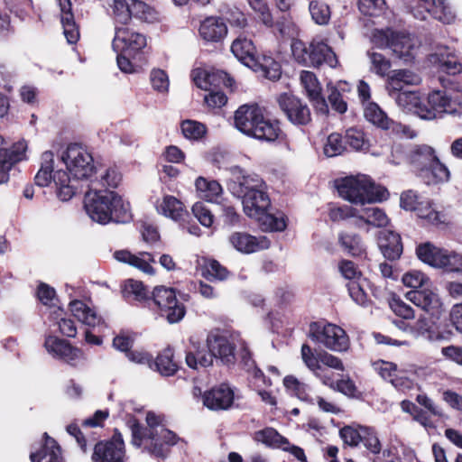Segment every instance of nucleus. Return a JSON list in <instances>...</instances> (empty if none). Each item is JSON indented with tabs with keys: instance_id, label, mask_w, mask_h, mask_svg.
<instances>
[{
	"instance_id": "1",
	"label": "nucleus",
	"mask_w": 462,
	"mask_h": 462,
	"mask_svg": "<svg viewBox=\"0 0 462 462\" xmlns=\"http://www.w3.org/2000/svg\"><path fill=\"white\" fill-rule=\"evenodd\" d=\"M231 174L228 189L234 196L242 199L246 216L256 220L263 231H283L287 226L285 216L282 212L271 211V200L263 180L258 175L246 174L238 166L231 169Z\"/></svg>"
},
{
	"instance_id": "2",
	"label": "nucleus",
	"mask_w": 462,
	"mask_h": 462,
	"mask_svg": "<svg viewBox=\"0 0 462 462\" xmlns=\"http://www.w3.org/2000/svg\"><path fill=\"white\" fill-rule=\"evenodd\" d=\"M84 204L88 217L102 225L109 222L125 223L131 219L129 203L125 202L115 191L97 189L96 182L90 184Z\"/></svg>"
},
{
	"instance_id": "3",
	"label": "nucleus",
	"mask_w": 462,
	"mask_h": 462,
	"mask_svg": "<svg viewBox=\"0 0 462 462\" xmlns=\"http://www.w3.org/2000/svg\"><path fill=\"white\" fill-rule=\"evenodd\" d=\"M147 427L143 428L135 420H131L133 445L143 447L145 451L156 457H166L169 447L179 441V437L171 430L166 429L160 422L159 417L153 412L146 415Z\"/></svg>"
},
{
	"instance_id": "4",
	"label": "nucleus",
	"mask_w": 462,
	"mask_h": 462,
	"mask_svg": "<svg viewBox=\"0 0 462 462\" xmlns=\"http://www.w3.org/2000/svg\"><path fill=\"white\" fill-rule=\"evenodd\" d=\"M234 120L238 131L260 141L273 142L281 134L279 123L266 118L257 105L239 106Z\"/></svg>"
},
{
	"instance_id": "5",
	"label": "nucleus",
	"mask_w": 462,
	"mask_h": 462,
	"mask_svg": "<svg viewBox=\"0 0 462 462\" xmlns=\"http://www.w3.org/2000/svg\"><path fill=\"white\" fill-rule=\"evenodd\" d=\"M339 196L360 207L364 204L380 202L388 198L385 188L376 185L366 175L349 176L337 181Z\"/></svg>"
},
{
	"instance_id": "6",
	"label": "nucleus",
	"mask_w": 462,
	"mask_h": 462,
	"mask_svg": "<svg viewBox=\"0 0 462 462\" xmlns=\"http://www.w3.org/2000/svg\"><path fill=\"white\" fill-rule=\"evenodd\" d=\"M36 185L47 187L53 184L58 199L61 201H69L76 193L74 180L70 179L67 171L60 169L54 170V154L46 151L41 157V167L34 178Z\"/></svg>"
},
{
	"instance_id": "7",
	"label": "nucleus",
	"mask_w": 462,
	"mask_h": 462,
	"mask_svg": "<svg viewBox=\"0 0 462 462\" xmlns=\"http://www.w3.org/2000/svg\"><path fill=\"white\" fill-rule=\"evenodd\" d=\"M372 42L380 49L389 48L396 58L404 62L414 60L419 47L416 40L410 34L390 28L375 30L372 35Z\"/></svg>"
},
{
	"instance_id": "8",
	"label": "nucleus",
	"mask_w": 462,
	"mask_h": 462,
	"mask_svg": "<svg viewBox=\"0 0 462 462\" xmlns=\"http://www.w3.org/2000/svg\"><path fill=\"white\" fill-rule=\"evenodd\" d=\"M148 306L156 308L160 315L171 324L180 322L186 314L184 304L177 299L174 289L170 287H155L150 297Z\"/></svg>"
},
{
	"instance_id": "9",
	"label": "nucleus",
	"mask_w": 462,
	"mask_h": 462,
	"mask_svg": "<svg viewBox=\"0 0 462 462\" xmlns=\"http://www.w3.org/2000/svg\"><path fill=\"white\" fill-rule=\"evenodd\" d=\"M309 337L334 352H346L350 346L346 332L333 323L312 322L310 325Z\"/></svg>"
},
{
	"instance_id": "10",
	"label": "nucleus",
	"mask_w": 462,
	"mask_h": 462,
	"mask_svg": "<svg viewBox=\"0 0 462 462\" xmlns=\"http://www.w3.org/2000/svg\"><path fill=\"white\" fill-rule=\"evenodd\" d=\"M60 160L75 180H87L96 171L91 153L77 143L69 144Z\"/></svg>"
},
{
	"instance_id": "11",
	"label": "nucleus",
	"mask_w": 462,
	"mask_h": 462,
	"mask_svg": "<svg viewBox=\"0 0 462 462\" xmlns=\"http://www.w3.org/2000/svg\"><path fill=\"white\" fill-rule=\"evenodd\" d=\"M93 462H126L123 437L117 430L111 440L100 441L95 445Z\"/></svg>"
},
{
	"instance_id": "12",
	"label": "nucleus",
	"mask_w": 462,
	"mask_h": 462,
	"mask_svg": "<svg viewBox=\"0 0 462 462\" xmlns=\"http://www.w3.org/2000/svg\"><path fill=\"white\" fill-rule=\"evenodd\" d=\"M146 37L134 30L125 27H116L112 47L116 52L134 56L146 46Z\"/></svg>"
},
{
	"instance_id": "13",
	"label": "nucleus",
	"mask_w": 462,
	"mask_h": 462,
	"mask_svg": "<svg viewBox=\"0 0 462 462\" xmlns=\"http://www.w3.org/2000/svg\"><path fill=\"white\" fill-rule=\"evenodd\" d=\"M457 106V101L449 97L446 91L435 90L429 94L420 113H422V119L432 120L443 113H456Z\"/></svg>"
},
{
	"instance_id": "14",
	"label": "nucleus",
	"mask_w": 462,
	"mask_h": 462,
	"mask_svg": "<svg viewBox=\"0 0 462 462\" xmlns=\"http://www.w3.org/2000/svg\"><path fill=\"white\" fill-rule=\"evenodd\" d=\"M278 103L288 120L295 125H307L311 121V113L306 103L295 96L282 94Z\"/></svg>"
},
{
	"instance_id": "15",
	"label": "nucleus",
	"mask_w": 462,
	"mask_h": 462,
	"mask_svg": "<svg viewBox=\"0 0 462 462\" xmlns=\"http://www.w3.org/2000/svg\"><path fill=\"white\" fill-rule=\"evenodd\" d=\"M44 347L52 357L73 366L83 359V353L80 349L55 336H48L45 338Z\"/></svg>"
},
{
	"instance_id": "16",
	"label": "nucleus",
	"mask_w": 462,
	"mask_h": 462,
	"mask_svg": "<svg viewBox=\"0 0 462 462\" xmlns=\"http://www.w3.org/2000/svg\"><path fill=\"white\" fill-rule=\"evenodd\" d=\"M27 145L24 141L9 145L0 135V183L9 180L8 171L12 166L25 158Z\"/></svg>"
},
{
	"instance_id": "17",
	"label": "nucleus",
	"mask_w": 462,
	"mask_h": 462,
	"mask_svg": "<svg viewBox=\"0 0 462 462\" xmlns=\"http://www.w3.org/2000/svg\"><path fill=\"white\" fill-rule=\"evenodd\" d=\"M424 10L414 9L413 16L419 20H426L430 14L434 19L445 24L453 23L456 14L448 0H424Z\"/></svg>"
},
{
	"instance_id": "18",
	"label": "nucleus",
	"mask_w": 462,
	"mask_h": 462,
	"mask_svg": "<svg viewBox=\"0 0 462 462\" xmlns=\"http://www.w3.org/2000/svg\"><path fill=\"white\" fill-rule=\"evenodd\" d=\"M406 299L431 316H439L443 310V304L439 296L430 290L429 286L420 290H412L406 293Z\"/></svg>"
},
{
	"instance_id": "19",
	"label": "nucleus",
	"mask_w": 462,
	"mask_h": 462,
	"mask_svg": "<svg viewBox=\"0 0 462 462\" xmlns=\"http://www.w3.org/2000/svg\"><path fill=\"white\" fill-rule=\"evenodd\" d=\"M208 351L213 357L218 358L225 365L234 364L236 360L235 347L227 335L219 331H212L207 338Z\"/></svg>"
},
{
	"instance_id": "20",
	"label": "nucleus",
	"mask_w": 462,
	"mask_h": 462,
	"mask_svg": "<svg viewBox=\"0 0 462 462\" xmlns=\"http://www.w3.org/2000/svg\"><path fill=\"white\" fill-rule=\"evenodd\" d=\"M230 245L238 252L253 254L270 247L271 242L265 236H253L247 232H234L229 237Z\"/></svg>"
},
{
	"instance_id": "21",
	"label": "nucleus",
	"mask_w": 462,
	"mask_h": 462,
	"mask_svg": "<svg viewBox=\"0 0 462 462\" xmlns=\"http://www.w3.org/2000/svg\"><path fill=\"white\" fill-rule=\"evenodd\" d=\"M234 398V391L227 384H220L203 393L202 402L211 411H225L232 406Z\"/></svg>"
},
{
	"instance_id": "22",
	"label": "nucleus",
	"mask_w": 462,
	"mask_h": 462,
	"mask_svg": "<svg viewBox=\"0 0 462 462\" xmlns=\"http://www.w3.org/2000/svg\"><path fill=\"white\" fill-rule=\"evenodd\" d=\"M421 82L420 76L407 69H393L388 74L385 89L387 94L404 91L403 88L409 86H418Z\"/></svg>"
},
{
	"instance_id": "23",
	"label": "nucleus",
	"mask_w": 462,
	"mask_h": 462,
	"mask_svg": "<svg viewBox=\"0 0 462 462\" xmlns=\"http://www.w3.org/2000/svg\"><path fill=\"white\" fill-rule=\"evenodd\" d=\"M300 82L316 110L320 114H328V106L325 98L321 96V88L315 74L307 70L301 71Z\"/></svg>"
},
{
	"instance_id": "24",
	"label": "nucleus",
	"mask_w": 462,
	"mask_h": 462,
	"mask_svg": "<svg viewBox=\"0 0 462 462\" xmlns=\"http://www.w3.org/2000/svg\"><path fill=\"white\" fill-rule=\"evenodd\" d=\"M231 51L245 66L256 69L258 58L252 40L242 35L238 36L231 45Z\"/></svg>"
},
{
	"instance_id": "25",
	"label": "nucleus",
	"mask_w": 462,
	"mask_h": 462,
	"mask_svg": "<svg viewBox=\"0 0 462 462\" xmlns=\"http://www.w3.org/2000/svg\"><path fill=\"white\" fill-rule=\"evenodd\" d=\"M44 442L40 448L32 451L30 459L32 462H63L61 450L56 440L47 433L43 434Z\"/></svg>"
},
{
	"instance_id": "26",
	"label": "nucleus",
	"mask_w": 462,
	"mask_h": 462,
	"mask_svg": "<svg viewBox=\"0 0 462 462\" xmlns=\"http://www.w3.org/2000/svg\"><path fill=\"white\" fill-rule=\"evenodd\" d=\"M389 217L380 208L372 206V204H364L358 207V215L356 226H362L364 224L374 227L386 226L389 223Z\"/></svg>"
},
{
	"instance_id": "27",
	"label": "nucleus",
	"mask_w": 462,
	"mask_h": 462,
	"mask_svg": "<svg viewBox=\"0 0 462 462\" xmlns=\"http://www.w3.org/2000/svg\"><path fill=\"white\" fill-rule=\"evenodd\" d=\"M114 257L121 263H128L144 273L152 274L154 273L151 263H155L154 256L147 252H142L139 254H133L129 251L120 250L114 254Z\"/></svg>"
},
{
	"instance_id": "28",
	"label": "nucleus",
	"mask_w": 462,
	"mask_h": 462,
	"mask_svg": "<svg viewBox=\"0 0 462 462\" xmlns=\"http://www.w3.org/2000/svg\"><path fill=\"white\" fill-rule=\"evenodd\" d=\"M337 58L332 49L324 42L312 41L310 42V66L319 67L323 64L336 68Z\"/></svg>"
},
{
	"instance_id": "29",
	"label": "nucleus",
	"mask_w": 462,
	"mask_h": 462,
	"mask_svg": "<svg viewBox=\"0 0 462 462\" xmlns=\"http://www.w3.org/2000/svg\"><path fill=\"white\" fill-rule=\"evenodd\" d=\"M437 155L435 150L426 144L416 145L411 148L408 154V161L412 166L416 175L419 177L422 170H425L434 160Z\"/></svg>"
},
{
	"instance_id": "30",
	"label": "nucleus",
	"mask_w": 462,
	"mask_h": 462,
	"mask_svg": "<svg viewBox=\"0 0 462 462\" xmlns=\"http://www.w3.org/2000/svg\"><path fill=\"white\" fill-rule=\"evenodd\" d=\"M69 310L82 324L88 327H97L103 324L102 317L94 308L89 307L82 300H74L69 302Z\"/></svg>"
},
{
	"instance_id": "31",
	"label": "nucleus",
	"mask_w": 462,
	"mask_h": 462,
	"mask_svg": "<svg viewBox=\"0 0 462 462\" xmlns=\"http://www.w3.org/2000/svg\"><path fill=\"white\" fill-rule=\"evenodd\" d=\"M388 95L402 111L413 113L422 119L420 110H423L424 102L421 100L418 92L399 91Z\"/></svg>"
},
{
	"instance_id": "32",
	"label": "nucleus",
	"mask_w": 462,
	"mask_h": 462,
	"mask_svg": "<svg viewBox=\"0 0 462 462\" xmlns=\"http://www.w3.org/2000/svg\"><path fill=\"white\" fill-rule=\"evenodd\" d=\"M378 245L382 254L388 260L394 261L402 254L401 236L393 231H382Z\"/></svg>"
},
{
	"instance_id": "33",
	"label": "nucleus",
	"mask_w": 462,
	"mask_h": 462,
	"mask_svg": "<svg viewBox=\"0 0 462 462\" xmlns=\"http://www.w3.org/2000/svg\"><path fill=\"white\" fill-rule=\"evenodd\" d=\"M227 33V27L222 18L208 17L200 24L199 34L207 42H218Z\"/></svg>"
},
{
	"instance_id": "34",
	"label": "nucleus",
	"mask_w": 462,
	"mask_h": 462,
	"mask_svg": "<svg viewBox=\"0 0 462 462\" xmlns=\"http://www.w3.org/2000/svg\"><path fill=\"white\" fill-rule=\"evenodd\" d=\"M57 2L60 9V22L67 42L69 44L76 43L79 38V32L71 13L70 0H57Z\"/></svg>"
},
{
	"instance_id": "35",
	"label": "nucleus",
	"mask_w": 462,
	"mask_h": 462,
	"mask_svg": "<svg viewBox=\"0 0 462 462\" xmlns=\"http://www.w3.org/2000/svg\"><path fill=\"white\" fill-rule=\"evenodd\" d=\"M419 178L427 185L445 183L450 179V171L437 156L432 163L421 171Z\"/></svg>"
},
{
	"instance_id": "36",
	"label": "nucleus",
	"mask_w": 462,
	"mask_h": 462,
	"mask_svg": "<svg viewBox=\"0 0 462 462\" xmlns=\"http://www.w3.org/2000/svg\"><path fill=\"white\" fill-rule=\"evenodd\" d=\"M156 210L174 221L181 220L187 215L183 203L171 195H165L162 200L156 202Z\"/></svg>"
},
{
	"instance_id": "37",
	"label": "nucleus",
	"mask_w": 462,
	"mask_h": 462,
	"mask_svg": "<svg viewBox=\"0 0 462 462\" xmlns=\"http://www.w3.org/2000/svg\"><path fill=\"white\" fill-rule=\"evenodd\" d=\"M195 186L200 198L209 202H218L223 189L217 180L199 177Z\"/></svg>"
},
{
	"instance_id": "38",
	"label": "nucleus",
	"mask_w": 462,
	"mask_h": 462,
	"mask_svg": "<svg viewBox=\"0 0 462 462\" xmlns=\"http://www.w3.org/2000/svg\"><path fill=\"white\" fill-rule=\"evenodd\" d=\"M254 439L271 448H285L288 444V439L271 427L255 431Z\"/></svg>"
},
{
	"instance_id": "39",
	"label": "nucleus",
	"mask_w": 462,
	"mask_h": 462,
	"mask_svg": "<svg viewBox=\"0 0 462 462\" xmlns=\"http://www.w3.org/2000/svg\"><path fill=\"white\" fill-rule=\"evenodd\" d=\"M410 333L415 337H422L429 341H439L444 339V336L436 332L433 324L425 317H420L410 327Z\"/></svg>"
},
{
	"instance_id": "40",
	"label": "nucleus",
	"mask_w": 462,
	"mask_h": 462,
	"mask_svg": "<svg viewBox=\"0 0 462 462\" xmlns=\"http://www.w3.org/2000/svg\"><path fill=\"white\" fill-rule=\"evenodd\" d=\"M444 250L445 249L437 247L431 243L428 242L418 245L416 254L418 258L423 263L432 267L438 268L441 263Z\"/></svg>"
},
{
	"instance_id": "41",
	"label": "nucleus",
	"mask_w": 462,
	"mask_h": 462,
	"mask_svg": "<svg viewBox=\"0 0 462 462\" xmlns=\"http://www.w3.org/2000/svg\"><path fill=\"white\" fill-rule=\"evenodd\" d=\"M309 12L314 23L326 26L331 19L330 6L322 0H310L309 3Z\"/></svg>"
},
{
	"instance_id": "42",
	"label": "nucleus",
	"mask_w": 462,
	"mask_h": 462,
	"mask_svg": "<svg viewBox=\"0 0 462 462\" xmlns=\"http://www.w3.org/2000/svg\"><path fill=\"white\" fill-rule=\"evenodd\" d=\"M364 116L367 121L383 129H389L392 124L386 114L374 102L365 105Z\"/></svg>"
},
{
	"instance_id": "43",
	"label": "nucleus",
	"mask_w": 462,
	"mask_h": 462,
	"mask_svg": "<svg viewBox=\"0 0 462 462\" xmlns=\"http://www.w3.org/2000/svg\"><path fill=\"white\" fill-rule=\"evenodd\" d=\"M172 351L171 349H165L157 356L154 362L150 364V367H154L162 375H172L177 371V365L172 360Z\"/></svg>"
},
{
	"instance_id": "44",
	"label": "nucleus",
	"mask_w": 462,
	"mask_h": 462,
	"mask_svg": "<svg viewBox=\"0 0 462 462\" xmlns=\"http://www.w3.org/2000/svg\"><path fill=\"white\" fill-rule=\"evenodd\" d=\"M111 14L116 23L126 24L132 18V1L107 0Z\"/></svg>"
},
{
	"instance_id": "45",
	"label": "nucleus",
	"mask_w": 462,
	"mask_h": 462,
	"mask_svg": "<svg viewBox=\"0 0 462 462\" xmlns=\"http://www.w3.org/2000/svg\"><path fill=\"white\" fill-rule=\"evenodd\" d=\"M124 297L127 300H134L137 301H150L149 292L143 284V282L134 281V280H128L126 281L125 287H124Z\"/></svg>"
},
{
	"instance_id": "46",
	"label": "nucleus",
	"mask_w": 462,
	"mask_h": 462,
	"mask_svg": "<svg viewBox=\"0 0 462 462\" xmlns=\"http://www.w3.org/2000/svg\"><path fill=\"white\" fill-rule=\"evenodd\" d=\"M283 384L291 394H294L300 400L314 402V399L309 394V385L300 382L296 377L292 375L286 376L283 379Z\"/></svg>"
},
{
	"instance_id": "47",
	"label": "nucleus",
	"mask_w": 462,
	"mask_h": 462,
	"mask_svg": "<svg viewBox=\"0 0 462 462\" xmlns=\"http://www.w3.org/2000/svg\"><path fill=\"white\" fill-rule=\"evenodd\" d=\"M367 56L370 61V70L380 77H385L390 73L391 61L382 53L368 51Z\"/></svg>"
},
{
	"instance_id": "48",
	"label": "nucleus",
	"mask_w": 462,
	"mask_h": 462,
	"mask_svg": "<svg viewBox=\"0 0 462 462\" xmlns=\"http://www.w3.org/2000/svg\"><path fill=\"white\" fill-rule=\"evenodd\" d=\"M213 355L206 349H197L195 352L189 351L186 355V363L189 367L198 369L200 367H208L212 365Z\"/></svg>"
},
{
	"instance_id": "49",
	"label": "nucleus",
	"mask_w": 462,
	"mask_h": 462,
	"mask_svg": "<svg viewBox=\"0 0 462 462\" xmlns=\"http://www.w3.org/2000/svg\"><path fill=\"white\" fill-rule=\"evenodd\" d=\"M253 69L260 70L263 76L273 81L278 80L282 75L280 63L267 56L263 57L262 61L258 60L256 69Z\"/></svg>"
},
{
	"instance_id": "50",
	"label": "nucleus",
	"mask_w": 462,
	"mask_h": 462,
	"mask_svg": "<svg viewBox=\"0 0 462 462\" xmlns=\"http://www.w3.org/2000/svg\"><path fill=\"white\" fill-rule=\"evenodd\" d=\"M122 180V175L116 168H108L104 170L99 173L98 179H96L95 180H91L92 184L93 182H96L97 188H112L116 189Z\"/></svg>"
},
{
	"instance_id": "51",
	"label": "nucleus",
	"mask_w": 462,
	"mask_h": 462,
	"mask_svg": "<svg viewBox=\"0 0 462 462\" xmlns=\"http://www.w3.org/2000/svg\"><path fill=\"white\" fill-rule=\"evenodd\" d=\"M358 207L349 205H331L328 208V217L333 222H339L349 218H355L357 222Z\"/></svg>"
},
{
	"instance_id": "52",
	"label": "nucleus",
	"mask_w": 462,
	"mask_h": 462,
	"mask_svg": "<svg viewBox=\"0 0 462 462\" xmlns=\"http://www.w3.org/2000/svg\"><path fill=\"white\" fill-rule=\"evenodd\" d=\"M345 141L355 151H367L369 143L362 130L358 128H349L346 131Z\"/></svg>"
},
{
	"instance_id": "53",
	"label": "nucleus",
	"mask_w": 462,
	"mask_h": 462,
	"mask_svg": "<svg viewBox=\"0 0 462 462\" xmlns=\"http://www.w3.org/2000/svg\"><path fill=\"white\" fill-rule=\"evenodd\" d=\"M339 241L344 250L353 255H361L364 252V246L359 236L355 234H342L339 236Z\"/></svg>"
},
{
	"instance_id": "54",
	"label": "nucleus",
	"mask_w": 462,
	"mask_h": 462,
	"mask_svg": "<svg viewBox=\"0 0 462 462\" xmlns=\"http://www.w3.org/2000/svg\"><path fill=\"white\" fill-rule=\"evenodd\" d=\"M438 268L448 272L458 273L462 271V254L454 251L444 250L441 263Z\"/></svg>"
},
{
	"instance_id": "55",
	"label": "nucleus",
	"mask_w": 462,
	"mask_h": 462,
	"mask_svg": "<svg viewBox=\"0 0 462 462\" xmlns=\"http://www.w3.org/2000/svg\"><path fill=\"white\" fill-rule=\"evenodd\" d=\"M62 312L63 310L60 308H57V310L51 314V318L56 321L62 335L74 337L77 335L76 325L72 319L63 318Z\"/></svg>"
},
{
	"instance_id": "56",
	"label": "nucleus",
	"mask_w": 462,
	"mask_h": 462,
	"mask_svg": "<svg viewBox=\"0 0 462 462\" xmlns=\"http://www.w3.org/2000/svg\"><path fill=\"white\" fill-rule=\"evenodd\" d=\"M345 149L342 136L337 133H332L324 143L323 152L327 157H335L340 155Z\"/></svg>"
},
{
	"instance_id": "57",
	"label": "nucleus",
	"mask_w": 462,
	"mask_h": 462,
	"mask_svg": "<svg viewBox=\"0 0 462 462\" xmlns=\"http://www.w3.org/2000/svg\"><path fill=\"white\" fill-rule=\"evenodd\" d=\"M203 276L208 281H223L227 278L228 271L216 260H208L203 270Z\"/></svg>"
},
{
	"instance_id": "58",
	"label": "nucleus",
	"mask_w": 462,
	"mask_h": 462,
	"mask_svg": "<svg viewBox=\"0 0 462 462\" xmlns=\"http://www.w3.org/2000/svg\"><path fill=\"white\" fill-rule=\"evenodd\" d=\"M415 212L420 218L425 219L430 224H438L441 222V216L436 208H432L431 202L428 199H424L420 202Z\"/></svg>"
},
{
	"instance_id": "59",
	"label": "nucleus",
	"mask_w": 462,
	"mask_h": 462,
	"mask_svg": "<svg viewBox=\"0 0 462 462\" xmlns=\"http://www.w3.org/2000/svg\"><path fill=\"white\" fill-rule=\"evenodd\" d=\"M224 18L230 23L231 26L244 29L247 25V19L244 13L238 8L233 6H226L221 10Z\"/></svg>"
},
{
	"instance_id": "60",
	"label": "nucleus",
	"mask_w": 462,
	"mask_h": 462,
	"mask_svg": "<svg viewBox=\"0 0 462 462\" xmlns=\"http://www.w3.org/2000/svg\"><path fill=\"white\" fill-rule=\"evenodd\" d=\"M181 131L187 139L199 140L206 134V127L199 122L185 120L181 123Z\"/></svg>"
},
{
	"instance_id": "61",
	"label": "nucleus",
	"mask_w": 462,
	"mask_h": 462,
	"mask_svg": "<svg viewBox=\"0 0 462 462\" xmlns=\"http://www.w3.org/2000/svg\"><path fill=\"white\" fill-rule=\"evenodd\" d=\"M291 51L295 60L305 66H310V43L309 46L300 40H293Z\"/></svg>"
},
{
	"instance_id": "62",
	"label": "nucleus",
	"mask_w": 462,
	"mask_h": 462,
	"mask_svg": "<svg viewBox=\"0 0 462 462\" xmlns=\"http://www.w3.org/2000/svg\"><path fill=\"white\" fill-rule=\"evenodd\" d=\"M150 81L155 91L162 94L168 93L170 81L164 70L153 69L150 73Z\"/></svg>"
},
{
	"instance_id": "63",
	"label": "nucleus",
	"mask_w": 462,
	"mask_h": 462,
	"mask_svg": "<svg viewBox=\"0 0 462 462\" xmlns=\"http://www.w3.org/2000/svg\"><path fill=\"white\" fill-rule=\"evenodd\" d=\"M429 282V278L420 271H411L402 276L403 284L414 290L423 289Z\"/></svg>"
},
{
	"instance_id": "64",
	"label": "nucleus",
	"mask_w": 462,
	"mask_h": 462,
	"mask_svg": "<svg viewBox=\"0 0 462 462\" xmlns=\"http://www.w3.org/2000/svg\"><path fill=\"white\" fill-rule=\"evenodd\" d=\"M361 442L373 454H380L381 443L374 429L369 427H363Z\"/></svg>"
}]
</instances>
